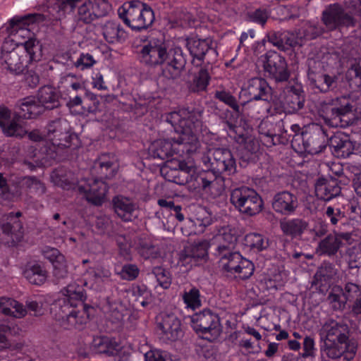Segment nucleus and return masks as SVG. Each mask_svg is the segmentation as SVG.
<instances>
[{
	"label": "nucleus",
	"mask_w": 361,
	"mask_h": 361,
	"mask_svg": "<svg viewBox=\"0 0 361 361\" xmlns=\"http://www.w3.org/2000/svg\"><path fill=\"white\" fill-rule=\"evenodd\" d=\"M51 177L55 185L64 190L75 189L78 187L74 175L63 168L54 170Z\"/></svg>",
	"instance_id": "58836bf2"
},
{
	"label": "nucleus",
	"mask_w": 361,
	"mask_h": 361,
	"mask_svg": "<svg viewBox=\"0 0 361 361\" xmlns=\"http://www.w3.org/2000/svg\"><path fill=\"white\" fill-rule=\"evenodd\" d=\"M152 273L156 277L160 286L165 289L169 288L171 283V276L167 269L161 267H155L152 269Z\"/></svg>",
	"instance_id": "4d7b16f0"
},
{
	"label": "nucleus",
	"mask_w": 361,
	"mask_h": 361,
	"mask_svg": "<svg viewBox=\"0 0 361 361\" xmlns=\"http://www.w3.org/2000/svg\"><path fill=\"white\" fill-rule=\"evenodd\" d=\"M75 8L74 22L77 26L82 27L106 16L111 6L106 0H56L49 6V12L56 20H61Z\"/></svg>",
	"instance_id": "7ed1b4c3"
},
{
	"label": "nucleus",
	"mask_w": 361,
	"mask_h": 361,
	"mask_svg": "<svg viewBox=\"0 0 361 361\" xmlns=\"http://www.w3.org/2000/svg\"><path fill=\"white\" fill-rule=\"evenodd\" d=\"M350 239V233L334 231L319 243L316 252L320 256L334 257L342 246V240L348 242Z\"/></svg>",
	"instance_id": "aec40b11"
},
{
	"label": "nucleus",
	"mask_w": 361,
	"mask_h": 361,
	"mask_svg": "<svg viewBox=\"0 0 361 361\" xmlns=\"http://www.w3.org/2000/svg\"><path fill=\"white\" fill-rule=\"evenodd\" d=\"M20 44L23 46L27 55L29 56V63L41 61L43 56L42 44L39 40L33 37H29L27 40Z\"/></svg>",
	"instance_id": "37998d69"
},
{
	"label": "nucleus",
	"mask_w": 361,
	"mask_h": 361,
	"mask_svg": "<svg viewBox=\"0 0 361 361\" xmlns=\"http://www.w3.org/2000/svg\"><path fill=\"white\" fill-rule=\"evenodd\" d=\"M83 101L82 109L84 113H96L98 111L100 102L94 94L87 92Z\"/></svg>",
	"instance_id": "0e129e2a"
},
{
	"label": "nucleus",
	"mask_w": 361,
	"mask_h": 361,
	"mask_svg": "<svg viewBox=\"0 0 361 361\" xmlns=\"http://www.w3.org/2000/svg\"><path fill=\"white\" fill-rule=\"evenodd\" d=\"M77 189L85 195L88 202L95 206H101L103 204L108 191L106 184L101 179H94L91 183L78 185Z\"/></svg>",
	"instance_id": "4be33fe9"
},
{
	"label": "nucleus",
	"mask_w": 361,
	"mask_h": 361,
	"mask_svg": "<svg viewBox=\"0 0 361 361\" xmlns=\"http://www.w3.org/2000/svg\"><path fill=\"white\" fill-rule=\"evenodd\" d=\"M53 276L56 280L63 279L68 276V267L64 257H59V259L53 262Z\"/></svg>",
	"instance_id": "338daca9"
},
{
	"label": "nucleus",
	"mask_w": 361,
	"mask_h": 361,
	"mask_svg": "<svg viewBox=\"0 0 361 361\" xmlns=\"http://www.w3.org/2000/svg\"><path fill=\"white\" fill-rule=\"evenodd\" d=\"M1 63L10 73L18 75L23 73L27 65L24 64V56L13 49L11 51H6L5 45L3 46L1 56Z\"/></svg>",
	"instance_id": "c756f323"
},
{
	"label": "nucleus",
	"mask_w": 361,
	"mask_h": 361,
	"mask_svg": "<svg viewBox=\"0 0 361 361\" xmlns=\"http://www.w3.org/2000/svg\"><path fill=\"white\" fill-rule=\"evenodd\" d=\"M96 165H98L99 167L102 178L109 179L114 176L116 171L113 168L114 164L112 161H106L104 155L99 159Z\"/></svg>",
	"instance_id": "680f3d73"
},
{
	"label": "nucleus",
	"mask_w": 361,
	"mask_h": 361,
	"mask_svg": "<svg viewBox=\"0 0 361 361\" xmlns=\"http://www.w3.org/2000/svg\"><path fill=\"white\" fill-rule=\"evenodd\" d=\"M307 226V221L300 218L283 219L280 221V228L283 233L292 238L301 236Z\"/></svg>",
	"instance_id": "e433bc0d"
},
{
	"label": "nucleus",
	"mask_w": 361,
	"mask_h": 361,
	"mask_svg": "<svg viewBox=\"0 0 361 361\" xmlns=\"http://www.w3.org/2000/svg\"><path fill=\"white\" fill-rule=\"evenodd\" d=\"M307 77L310 84L322 93L334 90L338 85V77L328 74L324 69V63L311 58L307 60Z\"/></svg>",
	"instance_id": "9d476101"
},
{
	"label": "nucleus",
	"mask_w": 361,
	"mask_h": 361,
	"mask_svg": "<svg viewBox=\"0 0 361 361\" xmlns=\"http://www.w3.org/2000/svg\"><path fill=\"white\" fill-rule=\"evenodd\" d=\"M118 14L123 23L135 31L146 30L154 21L152 8L139 0L125 2L118 9Z\"/></svg>",
	"instance_id": "423d86ee"
},
{
	"label": "nucleus",
	"mask_w": 361,
	"mask_h": 361,
	"mask_svg": "<svg viewBox=\"0 0 361 361\" xmlns=\"http://www.w3.org/2000/svg\"><path fill=\"white\" fill-rule=\"evenodd\" d=\"M188 181L185 183L187 189L191 192H197L201 190L202 173H196L195 169L191 166L188 173Z\"/></svg>",
	"instance_id": "13d9d810"
},
{
	"label": "nucleus",
	"mask_w": 361,
	"mask_h": 361,
	"mask_svg": "<svg viewBox=\"0 0 361 361\" xmlns=\"http://www.w3.org/2000/svg\"><path fill=\"white\" fill-rule=\"evenodd\" d=\"M140 274L138 267L135 264H126L122 267L118 273L120 277L126 281H133L136 279Z\"/></svg>",
	"instance_id": "e2e57ef3"
},
{
	"label": "nucleus",
	"mask_w": 361,
	"mask_h": 361,
	"mask_svg": "<svg viewBox=\"0 0 361 361\" xmlns=\"http://www.w3.org/2000/svg\"><path fill=\"white\" fill-rule=\"evenodd\" d=\"M186 47L192 57L191 63L195 67L212 65L209 56L216 57V50L212 47V42L208 39L188 37L186 39Z\"/></svg>",
	"instance_id": "ddd939ff"
},
{
	"label": "nucleus",
	"mask_w": 361,
	"mask_h": 361,
	"mask_svg": "<svg viewBox=\"0 0 361 361\" xmlns=\"http://www.w3.org/2000/svg\"><path fill=\"white\" fill-rule=\"evenodd\" d=\"M107 312L113 322H118L123 320L124 312L126 311L125 306L120 302H107Z\"/></svg>",
	"instance_id": "603ef678"
},
{
	"label": "nucleus",
	"mask_w": 361,
	"mask_h": 361,
	"mask_svg": "<svg viewBox=\"0 0 361 361\" xmlns=\"http://www.w3.org/2000/svg\"><path fill=\"white\" fill-rule=\"evenodd\" d=\"M24 277L32 284L41 286L47 279V271L42 262L32 261L27 262L23 270Z\"/></svg>",
	"instance_id": "72a5a7b5"
},
{
	"label": "nucleus",
	"mask_w": 361,
	"mask_h": 361,
	"mask_svg": "<svg viewBox=\"0 0 361 361\" xmlns=\"http://www.w3.org/2000/svg\"><path fill=\"white\" fill-rule=\"evenodd\" d=\"M202 66L197 75L193 78L192 82L188 87L190 92L198 93L205 91L209 84L211 79L209 70L212 68V65Z\"/></svg>",
	"instance_id": "ea45409f"
},
{
	"label": "nucleus",
	"mask_w": 361,
	"mask_h": 361,
	"mask_svg": "<svg viewBox=\"0 0 361 361\" xmlns=\"http://www.w3.org/2000/svg\"><path fill=\"white\" fill-rule=\"evenodd\" d=\"M102 30L104 38L110 44L123 42L127 37L126 32L120 23L113 20L106 21L102 26Z\"/></svg>",
	"instance_id": "c9c22d12"
},
{
	"label": "nucleus",
	"mask_w": 361,
	"mask_h": 361,
	"mask_svg": "<svg viewBox=\"0 0 361 361\" xmlns=\"http://www.w3.org/2000/svg\"><path fill=\"white\" fill-rule=\"evenodd\" d=\"M212 246H214L213 255L219 259L221 266L228 259L230 255H233L235 252H233V247H229V245H225L224 243H219L215 245L213 243Z\"/></svg>",
	"instance_id": "6e6d98bb"
},
{
	"label": "nucleus",
	"mask_w": 361,
	"mask_h": 361,
	"mask_svg": "<svg viewBox=\"0 0 361 361\" xmlns=\"http://www.w3.org/2000/svg\"><path fill=\"white\" fill-rule=\"evenodd\" d=\"M37 97V99L34 97H27L18 100V115L25 118H37L45 109H57L61 106L60 94L51 85L40 87Z\"/></svg>",
	"instance_id": "20e7f679"
},
{
	"label": "nucleus",
	"mask_w": 361,
	"mask_h": 361,
	"mask_svg": "<svg viewBox=\"0 0 361 361\" xmlns=\"http://www.w3.org/2000/svg\"><path fill=\"white\" fill-rule=\"evenodd\" d=\"M300 137L305 151L311 154L322 152L326 147L329 142L326 131L318 125L302 131Z\"/></svg>",
	"instance_id": "dca6fc26"
},
{
	"label": "nucleus",
	"mask_w": 361,
	"mask_h": 361,
	"mask_svg": "<svg viewBox=\"0 0 361 361\" xmlns=\"http://www.w3.org/2000/svg\"><path fill=\"white\" fill-rule=\"evenodd\" d=\"M214 97L220 102L230 106L238 116L240 104L237 102L235 97L228 91L216 90Z\"/></svg>",
	"instance_id": "3c124183"
},
{
	"label": "nucleus",
	"mask_w": 361,
	"mask_h": 361,
	"mask_svg": "<svg viewBox=\"0 0 361 361\" xmlns=\"http://www.w3.org/2000/svg\"><path fill=\"white\" fill-rule=\"evenodd\" d=\"M322 21L329 31L341 27H354L357 24V20L339 4L327 6L322 11Z\"/></svg>",
	"instance_id": "9b49d317"
},
{
	"label": "nucleus",
	"mask_w": 361,
	"mask_h": 361,
	"mask_svg": "<svg viewBox=\"0 0 361 361\" xmlns=\"http://www.w3.org/2000/svg\"><path fill=\"white\" fill-rule=\"evenodd\" d=\"M238 116H234L232 111L228 109L225 110L221 115L220 119L224 126L227 128L231 133L237 135L238 126L236 125V119Z\"/></svg>",
	"instance_id": "052dcab7"
},
{
	"label": "nucleus",
	"mask_w": 361,
	"mask_h": 361,
	"mask_svg": "<svg viewBox=\"0 0 361 361\" xmlns=\"http://www.w3.org/2000/svg\"><path fill=\"white\" fill-rule=\"evenodd\" d=\"M135 250L144 259H155L161 256L159 247L146 234L139 235L135 241Z\"/></svg>",
	"instance_id": "c85d7f7f"
},
{
	"label": "nucleus",
	"mask_w": 361,
	"mask_h": 361,
	"mask_svg": "<svg viewBox=\"0 0 361 361\" xmlns=\"http://www.w3.org/2000/svg\"><path fill=\"white\" fill-rule=\"evenodd\" d=\"M164 63L167 66L162 70L161 74L164 77L176 80L185 70L187 63V55L180 47L169 48L166 44V54Z\"/></svg>",
	"instance_id": "4468645a"
},
{
	"label": "nucleus",
	"mask_w": 361,
	"mask_h": 361,
	"mask_svg": "<svg viewBox=\"0 0 361 361\" xmlns=\"http://www.w3.org/2000/svg\"><path fill=\"white\" fill-rule=\"evenodd\" d=\"M345 78L352 91H361V60L351 65L345 73Z\"/></svg>",
	"instance_id": "a18cd8bd"
},
{
	"label": "nucleus",
	"mask_w": 361,
	"mask_h": 361,
	"mask_svg": "<svg viewBox=\"0 0 361 361\" xmlns=\"http://www.w3.org/2000/svg\"><path fill=\"white\" fill-rule=\"evenodd\" d=\"M63 146H59L54 143V140L45 142L39 149V153L43 156L42 159L46 161L55 159L58 155V150L63 148Z\"/></svg>",
	"instance_id": "864d4df0"
},
{
	"label": "nucleus",
	"mask_w": 361,
	"mask_h": 361,
	"mask_svg": "<svg viewBox=\"0 0 361 361\" xmlns=\"http://www.w3.org/2000/svg\"><path fill=\"white\" fill-rule=\"evenodd\" d=\"M24 183L31 193L37 196H42L46 192L45 185L35 177L28 176L25 178Z\"/></svg>",
	"instance_id": "bf43d9fd"
},
{
	"label": "nucleus",
	"mask_w": 361,
	"mask_h": 361,
	"mask_svg": "<svg viewBox=\"0 0 361 361\" xmlns=\"http://www.w3.org/2000/svg\"><path fill=\"white\" fill-rule=\"evenodd\" d=\"M230 202L240 214L247 216L258 214L263 209L264 202L254 189L241 186L231 190Z\"/></svg>",
	"instance_id": "6e6552de"
},
{
	"label": "nucleus",
	"mask_w": 361,
	"mask_h": 361,
	"mask_svg": "<svg viewBox=\"0 0 361 361\" xmlns=\"http://www.w3.org/2000/svg\"><path fill=\"white\" fill-rule=\"evenodd\" d=\"M254 270L253 263L243 257L233 274H238L239 278L245 280L249 279L253 274Z\"/></svg>",
	"instance_id": "5fc2aeb1"
},
{
	"label": "nucleus",
	"mask_w": 361,
	"mask_h": 361,
	"mask_svg": "<svg viewBox=\"0 0 361 361\" xmlns=\"http://www.w3.org/2000/svg\"><path fill=\"white\" fill-rule=\"evenodd\" d=\"M90 348L95 353L115 357L116 361H126L128 358L127 356L124 357V360L121 357V347L114 338L104 336L95 337L91 343Z\"/></svg>",
	"instance_id": "412c9836"
},
{
	"label": "nucleus",
	"mask_w": 361,
	"mask_h": 361,
	"mask_svg": "<svg viewBox=\"0 0 361 361\" xmlns=\"http://www.w3.org/2000/svg\"><path fill=\"white\" fill-rule=\"evenodd\" d=\"M314 189L317 198L326 202L339 196L341 193L338 180L333 177L319 178L314 184Z\"/></svg>",
	"instance_id": "b1692460"
},
{
	"label": "nucleus",
	"mask_w": 361,
	"mask_h": 361,
	"mask_svg": "<svg viewBox=\"0 0 361 361\" xmlns=\"http://www.w3.org/2000/svg\"><path fill=\"white\" fill-rule=\"evenodd\" d=\"M333 154L339 158H347L353 153L355 143L345 135H335L329 139Z\"/></svg>",
	"instance_id": "473e14b6"
},
{
	"label": "nucleus",
	"mask_w": 361,
	"mask_h": 361,
	"mask_svg": "<svg viewBox=\"0 0 361 361\" xmlns=\"http://www.w3.org/2000/svg\"><path fill=\"white\" fill-rule=\"evenodd\" d=\"M157 326L161 331V335L164 340L176 341L183 336L180 321L173 314L164 315Z\"/></svg>",
	"instance_id": "393cba45"
},
{
	"label": "nucleus",
	"mask_w": 361,
	"mask_h": 361,
	"mask_svg": "<svg viewBox=\"0 0 361 361\" xmlns=\"http://www.w3.org/2000/svg\"><path fill=\"white\" fill-rule=\"evenodd\" d=\"M238 137L235 135L236 142L240 144H243L245 149L251 154L256 153L259 149L258 141L252 137L245 136L244 135L238 134Z\"/></svg>",
	"instance_id": "69168bd1"
},
{
	"label": "nucleus",
	"mask_w": 361,
	"mask_h": 361,
	"mask_svg": "<svg viewBox=\"0 0 361 361\" xmlns=\"http://www.w3.org/2000/svg\"><path fill=\"white\" fill-rule=\"evenodd\" d=\"M63 295L68 298L77 305H82V301L86 298L85 291L83 287L75 282L68 284L61 290Z\"/></svg>",
	"instance_id": "c03bdc74"
},
{
	"label": "nucleus",
	"mask_w": 361,
	"mask_h": 361,
	"mask_svg": "<svg viewBox=\"0 0 361 361\" xmlns=\"http://www.w3.org/2000/svg\"><path fill=\"white\" fill-rule=\"evenodd\" d=\"M350 335V327L343 319H326L320 330L322 355L333 360L341 357L346 360H353L357 350V343Z\"/></svg>",
	"instance_id": "f03ea898"
},
{
	"label": "nucleus",
	"mask_w": 361,
	"mask_h": 361,
	"mask_svg": "<svg viewBox=\"0 0 361 361\" xmlns=\"http://www.w3.org/2000/svg\"><path fill=\"white\" fill-rule=\"evenodd\" d=\"M60 325L65 329H75L81 330L87 323V317L80 315V310H76L73 314H68L58 319Z\"/></svg>",
	"instance_id": "79ce46f5"
},
{
	"label": "nucleus",
	"mask_w": 361,
	"mask_h": 361,
	"mask_svg": "<svg viewBox=\"0 0 361 361\" xmlns=\"http://www.w3.org/2000/svg\"><path fill=\"white\" fill-rule=\"evenodd\" d=\"M303 92L295 87H291L286 94L283 108L286 114H295L303 109L305 105Z\"/></svg>",
	"instance_id": "f704fd0d"
},
{
	"label": "nucleus",
	"mask_w": 361,
	"mask_h": 361,
	"mask_svg": "<svg viewBox=\"0 0 361 361\" xmlns=\"http://www.w3.org/2000/svg\"><path fill=\"white\" fill-rule=\"evenodd\" d=\"M202 109L187 106L166 116L174 130L179 134L177 139H160L153 142L149 147V154L154 159L165 160L173 155L183 156L185 152L195 151L198 140L197 133L202 126Z\"/></svg>",
	"instance_id": "f257e3e1"
},
{
	"label": "nucleus",
	"mask_w": 361,
	"mask_h": 361,
	"mask_svg": "<svg viewBox=\"0 0 361 361\" xmlns=\"http://www.w3.org/2000/svg\"><path fill=\"white\" fill-rule=\"evenodd\" d=\"M245 242L251 249L260 252L267 249L269 246V240L266 236L257 233H250L245 235Z\"/></svg>",
	"instance_id": "de8ad7c7"
},
{
	"label": "nucleus",
	"mask_w": 361,
	"mask_h": 361,
	"mask_svg": "<svg viewBox=\"0 0 361 361\" xmlns=\"http://www.w3.org/2000/svg\"><path fill=\"white\" fill-rule=\"evenodd\" d=\"M327 300L335 311L344 310L347 302L343 296V290L340 286H334L331 288L327 296Z\"/></svg>",
	"instance_id": "49530a36"
},
{
	"label": "nucleus",
	"mask_w": 361,
	"mask_h": 361,
	"mask_svg": "<svg viewBox=\"0 0 361 361\" xmlns=\"http://www.w3.org/2000/svg\"><path fill=\"white\" fill-rule=\"evenodd\" d=\"M166 54V43L159 39H152L141 48L139 57L141 63L155 67L164 64Z\"/></svg>",
	"instance_id": "f3484780"
},
{
	"label": "nucleus",
	"mask_w": 361,
	"mask_h": 361,
	"mask_svg": "<svg viewBox=\"0 0 361 361\" xmlns=\"http://www.w3.org/2000/svg\"><path fill=\"white\" fill-rule=\"evenodd\" d=\"M45 20V16L41 13H29L23 16H15L9 21L11 35L16 37L23 36L22 33L30 30L26 28L33 23H39Z\"/></svg>",
	"instance_id": "a878e982"
},
{
	"label": "nucleus",
	"mask_w": 361,
	"mask_h": 361,
	"mask_svg": "<svg viewBox=\"0 0 361 361\" xmlns=\"http://www.w3.org/2000/svg\"><path fill=\"white\" fill-rule=\"evenodd\" d=\"M190 168L191 166H188L185 161L174 158L167 160L161 168L160 172L166 180L178 185H185L188 181Z\"/></svg>",
	"instance_id": "a211bd4d"
},
{
	"label": "nucleus",
	"mask_w": 361,
	"mask_h": 361,
	"mask_svg": "<svg viewBox=\"0 0 361 361\" xmlns=\"http://www.w3.org/2000/svg\"><path fill=\"white\" fill-rule=\"evenodd\" d=\"M18 101L16 102L14 106V116L12 120L8 123L4 128H2L3 133L8 137H23L27 133V131L25 128L20 125L18 121L20 118L23 119H32L33 118H25L18 115Z\"/></svg>",
	"instance_id": "4c0bfd02"
},
{
	"label": "nucleus",
	"mask_w": 361,
	"mask_h": 361,
	"mask_svg": "<svg viewBox=\"0 0 361 361\" xmlns=\"http://www.w3.org/2000/svg\"><path fill=\"white\" fill-rule=\"evenodd\" d=\"M299 207L298 196L288 190L276 192L271 200V207L278 214L290 216L295 213Z\"/></svg>",
	"instance_id": "6ab92c4d"
},
{
	"label": "nucleus",
	"mask_w": 361,
	"mask_h": 361,
	"mask_svg": "<svg viewBox=\"0 0 361 361\" xmlns=\"http://www.w3.org/2000/svg\"><path fill=\"white\" fill-rule=\"evenodd\" d=\"M247 16L250 21L263 26L267 23L269 14L267 9L258 8L254 11L248 12L247 13Z\"/></svg>",
	"instance_id": "774afa93"
},
{
	"label": "nucleus",
	"mask_w": 361,
	"mask_h": 361,
	"mask_svg": "<svg viewBox=\"0 0 361 361\" xmlns=\"http://www.w3.org/2000/svg\"><path fill=\"white\" fill-rule=\"evenodd\" d=\"M47 137L59 146L78 147V137L72 133L68 121L63 118L50 121L47 125Z\"/></svg>",
	"instance_id": "f8f14e48"
},
{
	"label": "nucleus",
	"mask_w": 361,
	"mask_h": 361,
	"mask_svg": "<svg viewBox=\"0 0 361 361\" xmlns=\"http://www.w3.org/2000/svg\"><path fill=\"white\" fill-rule=\"evenodd\" d=\"M55 311L57 312L58 319L63 317L68 314H73L79 307L76 303L73 302L70 299L64 295L59 298L54 304Z\"/></svg>",
	"instance_id": "09e8293b"
},
{
	"label": "nucleus",
	"mask_w": 361,
	"mask_h": 361,
	"mask_svg": "<svg viewBox=\"0 0 361 361\" xmlns=\"http://www.w3.org/2000/svg\"><path fill=\"white\" fill-rule=\"evenodd\" d=\"M114 212L125 222L131 221L136 218V204L134 201L123 195H116L112 199Z\"/></svg>",
	"instance_id": "cd10ccee"
},
{
	"label": "nucleus",
	"mask_w": 361,
	"mask_h": 361,
	"mask_svg": "<svg viewBox=\"0 0 361 361\" xmlns=\"http://www.w3.org/2000/svg\"><path fill=\"white\" fill-rule=\"evenodd\" d=\"M182 298L187 307L193 310L200 307L202 305L200 290L195 286L192 287L189 290H185Z\"/></svg>",
	"instance_id": "8fccbe9b"
},
{
	"label": "nucleus",
	"mask_w": 361,
	"mask_h": 361,
	"mask_svg": "<svg viewBox=\"0 0 361 361\" xmlns=\"http://www.w3.org/2000/svg\"><path fill=\"white\" fill-rule=\"evenodd\" d=\"M202 161L214 173L230 176L236 172V160L232 152L226 147H208L202 157Z\"/></svg>",
	"instance_id": "0eeeda50"
},
{
	"label": "nucleus",
	"mask_w": 361,
	"mask_h": 361,
	"mask_svg": "<svg viewBox=\"0 0 361 361\" xmlns=\"http://www.w3.org/2000/svg\"><path fill=\"white\" fill-rule=\"evenodd\" d=\"M208 247L209 243L207 240L186 246L181 251L179 260L183 265H196L200 260L206 259Z\"/></svg>",
	"instance_id": "5701e85b"
},
{
	"label": "nucleus",
	"mask_w": 361,
	"mask_h": 361,
	"mask_svg": "<svg viewBox=\"0 0 361 361\" xmlns=\"http://www.w3.org/2000/svg\"><path fill=\"white\" fill-rule=\"evenodd\" d=\"M60 325L65 329H75L81 330L87 323V317L80 315V310H76L73 314H68L58 319Z\"/></svg>",
	"instance_id": "a19ab883"
},
{
	"label": "nucleus",
	"mask_w": 361,
	"mask_h": 361,
	"mask_svg": "<svg viewBox=\"0 0 361 361\" xmlns=\"http://www.w3.org/2000/svg\"><path fill=\"white\" fill-rule=\"evenodd\" d=\"M270 111V100L250 98L240 104L238 116L257 117Z\"/></svg>",
	"instance_id": "7c9ffc66"
},
{
	"label": "nucleus",
	"mask_w": 361,
	"mask_h": 361,
	"mask_svg": "<svg viewBox=\"0 0 361 361\" xmlns=\"http://www.w3.org/2000/svg\"><path fill=\"white\" fill-rule=\"evenodd\" d=\"M190 322L193 330L209 341L218 339L222 333L223 327L219 314L209 309H204L194 314L190 317Z\"/></svg>",
	"instance_id": "1a4fd4ad"
},
{
	"label": "nucleus",
	"mask_w": 361,
	"mask_h": 361,
	"mask_svg": "<svg viewBox=\"0 0 361 361\" xmlns=\"http://www.w3.org/2000/svg\"><path fill=\"white\" fill-rule=\"evenodd\" d=\"M264 68L269 78L276 82H286L290 78V72L284 56L279 53L269 50L265 54Z\"/></svg>",
	"instance_id": "2eb2a0df"
},
{
	"label": "nucleus",
	"mask_w": 361,
	"mask_h": 361,
	"mask_svg": "<svg viewBox=\"0 0 361 361\" xmlns=\"http://www.w3.org/2000/svg\"><path fill=\"white\" fill-rule=\"evenodd\" d=\"M243 91L245 92L250 98L271 100L272 89L267 81L259 77H255L247 81V86Z\"/></svg>",
	"instance_id": "bb28decb"
},
{
	"label": "nucleus",
	"mask_w": 361,
	"mask_h": 361,
	"mask_svg": "<svg viewBox=\"0 0 361 361\" xmlns=\"http://www.w3.org/2000/svg\"><path fill=\"white\" fill-rule=\"evenodd\" d=\"M22 216L20 212L16 213L10 212L4 214L0 221L1 227L4 233L15 236L20 239L23 233V226L20 217Z\"/></svg>",
	"instance_id": "2f4dec72"
},
{
	"label": "nucleus",
	"mask_w": 361,
	"mask_h": 361,
	"mask_svg": "<svg viewBox=\"0 0 361 361\" xmlns=\"http://www.w3.org/2000/svg\"><path fill=\"white\" fill-rule=\"evenodd\" d=\"M353 102L349 97H340L321 103L319 114L331 127L345 128L354 123Z\"/></svg>",
	"instance_id": "39448f33"
}]
</instances>
